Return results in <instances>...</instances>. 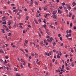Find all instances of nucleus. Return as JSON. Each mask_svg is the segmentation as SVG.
Segmentation results:
<instances>
[{"mask_svg": "<svg viewBox=\"0 0 76 76\" xmlns=\"http://www.w3.org/2000/svg\"><path fill=\"white\" fill-rule=\"evenodd\" d=\"M19 25H20V28H22V26H21V25H23V23H20L19 24Z\"/></svg>", "mask_w": 76, "mask_h": 76, "instance_id": "f257e3e1", "label": "nucleus"}, {"mask_svg": "<svg viewBox=\"0 0 76 76\" xmlns=\"http://www.w3.org/2000/svg\"><path fill=\"white\" fill-rule=\"evenodd\" d=\"M38 54H37L36 53H35V58H37V57H38Z\"/></svg>", "mask_w": 76, "mask_h": 76, "instance_id": "f03ea898", "label": "nucleus"}, {"mask_svg": "<svg viewBox=\"0 0 76 76\" xmlns=\"http://www.w3.org/2000/svg\"><path fill=\"white\" fill-rule=\"evenodd\" d=\"M52 17L53 18H54V19H56V18L57 17V16L56 15H52Z\"/></svg>", "mask_w": 76, "mask_h": 76, "instance_id": "7ed1b4c3", "label": "nucleus"}, {"mask_svg": "<svg viewBox=\"0 0 76 76\" xmlns=\"http://www.w3.org/2000/svg\"><path fill=\"white\" fill-rule=\"evenodd\" d=\"M50 10H51V12H53V9L52 8V6H50Z\"/></svg>", "mask_w": 76, "mask_h": 76, "instance_id": "20e7f679", "label": "nucleus"}, {"mask_svg": "<svg viewBox=\"0 0 76 76\" xmlns=\"http://www.w3.org/2000/svg\"><path fill=\"white\" fill-rule=\"evenodd\" d=\"M0 53H4V52H3V50L2 49H1L0 50Z\"/></svg>", "mask_w": 76, "mask_h": 76, "instance_id": "39448f33", "label": "nucleus"}, {"mask_svg": "<svg viewBox=\"0 0 76 76\" xmlns=\"http://www.w3.org/2000/svg\"><path fill=\"white\" fill-rule=\"evenodd\" d=\"M36 47L38 49H39V45H36Z\"/></svg>", "mask_w": 76, "mask_h": 76, "instance_id": "423d86ee", "label": "nucleus"}, {"mask_svg": "<svg viewBox=\"0 0 76 76\" xmlns=\"http://www.w3.org/2000/svg\"><path fill=\"white\" fill-rule=\"evenodd\" d=\"M20 50L23 52V53H25V52H24V50L22 49H20Z\"/></svg>", "mask_w": 76, "mask_h": 76, "instance_id": "0eeeda50", "label": "nucleus"}, {"mask_svg": "<svg viewBox=\"0 0 76 76\" xmlns=\"http://www.w3.org/2000/svg\"><path fill=\"white\" fill-rule=\"evenodd\" d=\"M58 13H59L60 14H61V11H60V10H58Z\"/></svg>", "mask_w": 76, "mask_h": 76, "instance_id": "6e6552de", "label": "nucleus"}, {"mask_svg": "<svg viewBox=\"0 0 76 76\" xmlns=\"http://www.w3.org/2000/svg\"><path fill=\"white\" fill-rule=\"evenodd\" d=\"M16 11V12H18V11L17 10H15L13 11V12H15Z\"/></svg>", "mask_w": 76, "mask_h": 76, "instance_id": "1a4fd4ad", "label": "nucleus"}, {"mask_svg": "<svg viewBox=\"0 0 76 76\" xmlns=\"http://www.w3.org/2000/svg\"><path fill=\"white\" fill-rule=\"evenodd\" d=\"M53 15H56V12L55 11H53Z\"/></svg>", "mask_w": 76, "mask_h": 76, "instance_id": "9d476101", "label": "nucleus"}, {"mask_svg": "<svg viewBox=\"0 0 76 76\" xmlns=\"http://www.w3.org/2000/svg\"><path fill=\"white\" fill-rule=\"evenodd\" d=\"M29 6H31L33 5V3L32 2H31V3L30 4Z\"/></svg>", "mask_w": 76, "mask_h": 76, "instance_id": "9b49d317", "label": "nucleus"}, {"mask_svg": "<svg viewBox=\"0 0 76 76\" xmlns=\"http://www.w3.org/2000/svg\"><path fill=\"white\" fill-rule=\"evenodd\" d=\"M58 55L59 56H61V55H62V53H61L60 52L58 54Z\"/></svg>", "mask_w": 76, "mask_h": 76, "instance_id": "f8f14e48", "label": "nucleus"}, {"mask_svg": "<svg viewBox=\"0 0 76 76\" xmlns=\"http://www.w3.org/2000/svg\"><path fill=\"white\" fill-rule=\"evenodd\" d=\"M11 24V23H10V21H9L8 22L7 25H10Z\"/></svg>", "mask_w": 76, "mask_h": 76, "instance_id": "ddd939ff", "label": "nucleus"}, {"mask_svg": "<svg viewBox=\"0 0 76 76\" xmlns=\"http://www.w3.org/2000/svg\"><path fill=\"white\" fill-rule=\"evenodd\" d=\"M62 23H65V22H64V20L63 19H62Z\"/></svg>", "mask_w": 76, "mask_h": 76, "instance_id": "4468645a", "label": "nucleus"}, {"mask_svg": "<svg viewBox=\"0 0 76 76\" xmlns=\"http://www.w3.org/2000/svg\"><path fill=\"white\" fill-rule=\"evenodd\" d=\"M28 40H26L25 41V43H26V44H28Z\"/></svg>", "mask_w": 76, "mask_h": 76, "instance_id": "2eb2a0df", "label": "nucleus"}, {"mask_svg": "<svg viewBox=\"0 0 76 76\" xmlns=\"http://www.w3.org/2000/svg\"><path fill=\"white\" fill-rule=\"evenodd\" d=\"M21 65H20V67H21V68H23V64H21Z\"/></svg>", "mask_w": 76, "mask_h": 76, "instance_id": "dca6fc26", "label": "nucleus"}, {"mask_svg": "<svg viewBox=\"0 0 76 76\" xmlns=\"http://www.w3.org/2000/svg\"><path fill=\"white\" fill-rule=\"evenodd\" d=\"M2 24H3V25H6V22H3Z\"/></svg>", "mask_w": 76, "mask_h": 76, "instance_id": "f3484780", "label": "nucleus"}, {"mask_svg": "<svg viewBox=\"0 0 76 76\" xmlns=\"http://www.w3.org/2000/svg\"><path fill=\"white\" fill-rule=\"evenodd\" d=\"M26 20H28V19H29V17L28 16H27L26 17Z\"/></svg>", "mask_w": 76, "mask_h": 76, "instance_id": "a211bd4d", "label": "nucleus"}, {"mask_svg": "<svg viewBox=\"0 0 76 76\" xmlns=\"http://www.w3.org/2000/svg\"><path fill=\"white\" fill-rule=\"evenodd\" d=\"M8 28L9 29H11V28H12V26H9Z\"/></svg>", "mask_w": 76, "mask_h": 76, "instance_id": "6ab92c4d", "label": "nucleus"}, {"mask_svg": "<svg viewBox=\"0 0 76 76\" xmlns=\"http://www.w3.org/2000/svg\"><path fill=\"white\" fill-rule=\"evenodd\" d=\"M68 10H70L71 9V7L70 6H69L68 8Z\"/></svg>", "mask_w": 76, "mask_h": 76, "instance_id": "aec40b11", "label": "nucleus"}, {"mask_svg": "<svg viewBox=\"0 0 76 76\" xmlns=\"http://www.w3.org/2000/svg\"><path fill=\"white\" fill-rule=\"evenodd\" d=\"M39 15H40V14H39V15H37V18H38L39 17Z\"/></svg>", "mask_w": 76, "mask_h": 76, "instance_id": "412c9836", "label": "nucleus"}, {"mask_svg": "<svg viewBox=\"0 0 76 76\" xmlns=\"http://www.w3.org/2000/svg\"><path fill=\"white\" fill-rule=\"evenodd\" d=\"M44 43V42L43 41H41L40 42V44H42Z\"/></svg>", "mask_w": 76, "mask_h": 76, "instance_id": "4be33fe9", "label": "nucleus"}, {"mask_svg": "<svg viewBox=\"0 0 76 76\" xmlns=\"http://www.w3.org/2000/svg\"><path fill=\"white\" fill-rule=\"evenodd\" d=\"M71 66H72V67H73V66H74V64H73V63H72L71 64Z\"/></svg>", "mask_w": 76, "mask_h": 76, "instance_id": "5701e85b", "label": "nucleus"}, {"mask_svg": "<svg viewBox=\"0 0 76 76\" xmlns=\"http://www.w3.org/2000/svg\"><path fill=\"white\" fill-rule=\"evenodd\" d=\"M71 15H72V13H69V18L71 17Z\"/></svg>", "mask_w": 76, "mask_h": 76, "instance_id": "b1692460", "label": "nucleus"}, {"mask_svg": "<svg viewBox=\"0 0 76 76\" xmlns=\"http://www.w3.org/2000/svg\"><path fill=\"white\" fill-rule=\"evenodd\" d=\"M72 23H71L70 24V26L71 27H72Z\"/></svg>", "mask_w": 76, "mask_h": 76, "instance_id": "393cba45", "label": "nucleus"}, {"mask_svg": "<svg viewBox=\"0 0 76 76\" xmlns=\"http://www.w3.org/2000/svg\"><path fill=\"white\" fill-rule=\"evenodd\" d=\"M68 39L69 40V39H71V40L72 41V38H68Z\"/></svg>", "mask_w": 76, "mask_h": 76, "instance_id": "a878e982", "label": "nucleus"}, {"mask_svg": "<svg viewBox=\"0 0 76 76\" xmlns=\"http://www.w3.org/2000/svg\"><path fill=\"white\" fill-rule=\"evenodd\" d=\"M35 4H36L37 5H38V3H37V1H35Z\"/></svg>", "mask_w": 76, "mask_h": 76, "instance_id": "bb28decb", "label": "nucleus"}, {"mask_svg": "<svg viewBox=\"0 0 76 76\" xmlns=\"http://www.w3.org/2000/svg\"><path fill=\"white\" fill-rule=\"evenodd\" d=\"M16 76H20V75H18V73H16Z\"/></svg>", "mask_w": 76, "mask_h": 76, "instance_id": "cd10ccee", "label": "nucleus"}, {"mask_svg": "<svg viewBox=\"0 0 76 76\" xmlns=\"http://www.w3.org/2000/svg\"><path fill=\"white\" fill-rule=\"evenodd\" d=\"M66 69L67 70H70V69H69V67H67L66 68Z\"/></svg>", "mask_w": 76, "mask_h": 76, "instance_id": "c85d7f7f", "label": "nucleus"}, {"mask_svg": "<svg viewBox=\"0 0 76 76\" xmlns=\"http://www.w3.org/2000/svg\"><path fill=\"white\" fill-rule=\"evenodd\" d=\"M46 38H48L49 39H50V36H47L46 37Z\"/></svg>", "mask_w": 76, "mask_h": 76, "instance_id": "c756f323", "label": "nucleus"}, {"mask_svg": "<svg viewBox=\"0 0 76 76\" xmlns=\"http://www.w3.org/2000/svg\"><path fill=\"white\" fill-rule=\"evenodd\" d=\"M57 58H60V56L59 55H58L57 56Z\"/></svg>", "mask_w": 76, "mask_h": 76, "instance_id": "7c9ffc66", "label": "nucleus"}, {"mask_svg": "<svg viewBox=\"0 0 76 76\" xmlns=\"http://www.w3.org/2000/svg\"><path fill=\"white\" fill-rule=\"evenodd\" d=\"M75 15H73V16H72V19H74V18H75Z\"/></svg>", "mask_w": 76, "mask_h": 76, "instance_id": "2f4dec72", "label": "nucleus"}, {"mask_svg": "<svg viewBox=\"0 0 76 76\" xmlns=\"http://www.w3.org/2000/svg\"><path fill=\"white\" fill-rule=\"evenodd\" d=\"M72 4H73V6H74V5H75V4H76V3H75V2H73L72 3Z\"/></svg>", "mask_w": 76, "mask_h": 76, "instance_id": "473e14b6", "label": "nucleus"}, {"mask_svg": "<svg viewBox=\"0 0 76 76\" xmlns=\"http://www.w3.org/2000/svg\"><path fill=\"white\" fill-rule=\"evenodd\" d=\"M46 26V25H43V27L45 28H47V27Z\"/></svg>", "mask_w": 76, "mask_h": 76, "instance_id": "72a5a7b5", "label": "nucleus"}, {"mask_svg": "<svg viewBox=\"0 0 76 76\" xmlns=\"http://www.w3.org/2000/svg\"><path fill=\"white\" fill-rule=\"evenodd\" d=\"M65 65H66V66H67L68 64H67V63H66V62H65Z\"/></svg>", "mask_w": 76, "mask_h": 76, "instance_id": "f704fd0d", "label": "nucleus"}, {"mask_svg": "<svg viewBox=\"0 0 76 76\" xmlns=\"http://www.w3.org/2000/svg\"><path fill=\"white\" fill-rule=\"evenodd\" d=\"M72 33V30H70L69 31V33H70V34H71Z\"/></svg>", "mask_w": 76, "mask_h": 76, "instance_id": "c9c22d12", "label": "nucleus"}, {"mask_svg": "<svg viewBox=\"0 0 76 76\" xmlns=\"http://www.w3.org/2000/svg\"><path fill=\"white\" fill-rule=\"evenodd\" d=\"M10 35H11V33H9V34L8 35L9 37H10Z\"/></svg>", "mask_w": 76, "mask_h": 76, "instance_id": "e433bc0d", "label": "nucleus"}, {"mask_svg": "<svg viewBox=\"0 0 76 76\" xmlns=\"http://www.w3.org/2000/svg\"><path fill=\"white\" fill-rule=\"evenodd\" d=\"M60 38L61 41H62V40H63V39H62V37H60Z\"/></svg>", "mask_w": 76, "mask_h": 76, "instance_id": "4c0bfd02", "label": "nucleus"}, {"mask_svg": "<svg viewBox=\"0 0 76 76\" xmlns=\"http://www.w3.org/2000/svg\"><path fill=\"white\" fill-rule=\"evenodd\" d=\"M27 26L28 27H29V28H31V26H30V25H28Z\"/></svg>", "mask_w": 76, "mask_h": 76, "instance_id": "58836bf2", "label": "nucleus"}, {"mask_svg": "<svg viewBox=\"0 0 76 76\" xmlns=\"http://www.w3.org/2000/svg\"><path fill=\"white\" fill-rule=\"evenodd\" d=\"M68 35H66V37H67V38H69V34H67Z\"/></svg>", "mask_w": 76, "mask_h": 76, "instance_id": "ea45409f", "label": "nucleus"}, {"mask_svg": "<svg viewBox=\"0 0 76 76\" xmlns=\"http://www.w3.org/2000/svg\"><path fill=\"white\" fill-rule=\"evenodd\" d=\"M31 56H32V57H34V56H35V54L32 53L31 54Z\"/></svg>", "mask_w": 76, "mask_h": 76, "instance_id": "a19ab883", "label": "nucleus"}, {"mask_svg": "<svg viewBox=\"0 0 76 76\" xmlns=\"http://www.w3.org/2000/svg\"><path fill=\"white\" fill-rule=\"evenodd\" d=\"M59 8L60 9H62V7H59Z\"/></svg>", "mask_w": 76, "mask_h": 76, "instance_id": "79ce46f5", "label": "nucleus"}, {"mask_svg": "<svg viewBox=\"0 0 76 76\" xmlns=\"http://www.w3.org/2000/svg\"><path fill=\"white\" fill-rule=\"evenodd\" d=\"M3 66L0 67V69H3Z\"/></svg>", "mask_w": 76, "mask_h": 76, "instance_id": "37998d69", "label": "nucleus"}, {"mask_svg": "<svg viewBox=\"0 0 76 76\" xmlns=\"http://www.w3.org/2000/svg\"><path fill=\"white\" fill-rule=\"evenodd\" d=\"M61 47H63V43H62L61 44Z\"/></svg>", "mask_w": 76, "mask_h": 76, "instance_id": "c03bdc74", "label": "nucleus"}, {"mask_svg": "<svg viewBox=\"0 0 76 76\" xmlns=\"http://www.w3.org/2000/svg\"><path fill=\"white\" fill-rule=\"evenodd\" d=\"M58 37H61V35L60 34H59L58 35Z\"/></svg>", "mask_w": 76, "mask_h": 76, "instance_id": "a18cd8bd", "label": "nucleus"}, {"mask_svg": "<svg viewBox=\"0 0 76 76\" xmlns=\"http://www.w3.org/2000/svg\"><path fill=\"white\" fill-rule=\"evenodd\" d=\"M67 57H68V55L67 54H66L65 55V57H66V58H67Z\"/></svg>", "mask_w": 76, "mask_h": 76, "instance_id": "49530a36", "label": "nucleus"}, {"mask_svg": "<svg viewBox=\"0 0 76 76\" xmlns=\"http://www.w3.org/2000/svg\"><path fill=\"white\" fill-rule=\"evenodd\" d=\"M41 22V19L39 20V23H40Z\"/></svg>", "mask_w": 76, "mask_h": 76, "instance_id": "de8ad7c7", "label": "nucleus"}, {"mask_svg": "<svg viewBox=\"0 0 76 76\" xmlns=\"http://www.w3.org/2000/svg\"><path fill=\"white\" fill-rule=\"evenodd\" d=\"M64 65H63L62 66V69H64Z\"/></svg>", "mask_w": 76, "mask_h": 76, "instance_id": "09e8293b", "label": "nucleus"}, {"mask_svg": "<svg viewBox=\"0 0 76 76\" xmlns=\"http://www.w3.org/2000/svg\"><path fill=\"white\" fill-rule=\"evenodd\" d=\"M50 55H51V54H52V52H50L49 53Z\"/></svg>", "mask_w": 76, "mask_h": 76, "instance_id": "8fccbe9b", "label": "nucleus"}, {"mask_svg": "<svg viewBox=\"0 0 76 76\" xmlns=\"http://www.w3.org/2000/svg\"><path fill=\"white\" fill-rule=\"evenodd\" d=\"M56 42H54V43H53V46H55V45H56Z\"/></svg>", "mask_w": 76, "mask_h": 76, "instance_id": "3c124183", "label": "nucleus"}, {"mask_svg": "<svg viewBox=\"0 0 76 76\" xmlns=\"http://www.w3.org/2000/svg\"><path fill=\"white\" fill-rule=\"evenodd\" d=\"M25 51L26 52V53H28V51L26 49Z\"/></svg>", "mask_w": 76, "mask_h": 76, "instance_id": "603ef678", "label": "nucleus"}, {"mask_svg": "<svg viewBox=\"0 0 76 76\" xmlns=\"http://www.w3.org/2000/svg\"><path fill=\"white\" fill-rule=\"evenodd\" d=\"M25 32H26L25 30H23V34H25Z\"/></svg>", "mask_w": 76, "mask_h": 76, "instance_id": "864d4df0", "label": "nucleus"}, {"mask_svg": "<svg viewBox=\"0 0 76 76\" xmlns=\"http://www.w3.org/2000/svg\"><path fill=\"white\" fill-rule=\"evenodd\" d=\"M44 9L45 10H47V8H45V7H44Z\"/></svg>", "mask_w": 76, "mask_h": 76, "instance_id": "5fc2aeb1", "label": "nucleus"}, {"mask_svg": "<svg viewBox=\"0 0 76 76\" xmlns=\"http://www.w3.org/2000/svg\"><path fill=\"white\" fill-rule=\"evenodd\" d=\"M24 11H25V12H26V11H27V9L25 8L24 9Z\"/></svg>", "mask_w": 76, "mask_h": 76, "instance_id": "6e6d98bb", "label": "nucleus"}, {"mask_svg": "<svg viewBox=\"0 0 76 76\" xmlns=\"http://www.w3.org/2000/svg\"><path fill=\"white\" fill-rule=\"evenodd\" d=\"M50 40L51 41H52V40H53V38L51 37L50 39Z\"/></svg>", "mask_w": 76, "mask_h": 76, "instance_id": "4d7b16f0", "label": "nucleus"}, {"mask_svg": "<svg viewBox=\"0 0 76 76\" xmlns=\"http://www.w3.org/2000/svg\"><path fill=\"white\" fill-rule=\"evenodd\" d=\"M65 11L66 12V13H68V12H69V11H68V10H66Z\"/></svg>", "mask_w": 76, "mask_h": 76, "instance_id": "13d9d810", "label": "nucleus"}, {"mask_svg": "<svg viewBox=\"0 0 76 76\" xmlns=\"http://www.w3.org/2000/svg\"><path fill=\"white\" fill-rule=\"evenodd\" d=\"M5 58H6L7 59H8V58H9V57H8V56H5Z\"/></svg>", "mask_w": 76, "mask_h": 76, "instance_id": "bf43d9fd", "label": "nucleus"}, {"mask_svg": "<svg viewBox=\"0 0 76 76\" xmlns=\"http://www.w3.org/2000/svg\"><path fill=\"white\" fill-rule=\"evenodd\" d=\"M67 25H69V21H67Z\"/></svg>", "mask_w": 76, "mask_h": 76, "instance_id": "052dcab7", "label": "nucleus"}, {"mask_svg": "<svg viewBox=\"0 0 76 76\" xmlns=\"http://www.w3.org/2000/svg\"><path fill=\"white\" fill-rule=\"evenodd\" d=\"M55 72H56V73H58V70H56L55 71Z\"/></svg>", "mask_w": 76, "mask_h": 76, "instance_id": "680f3d73", "label": "nucleus"}, {"mask_svg": "<svg viewBox=\"0 0 76 76\" xmlns=\"http://www.w3.org/2000/svg\"><path fill=\"white\" fill-rule=\"evenodd\" d=\"M11 4L12 6H15V4Z\"/></svg>", "mask_w": 76, "mask_h": 76, "instance_id": "e2e57ef3", "label": "nucleus"}, {"mask_svg": "<svg viewBox=\"0 0 76 76\" xmlns=\"http://www.w3.org/2000/svg\"><path fill=\"white\" fill-rule=\"evenodd\" d=\"M70 61H73V60H72V58H71L70 60Z\"/></svg>", "mask_w": 76, "mask_h": 76, "instance_id": "0e129e2a", "label": "nucleus"}, {"mask_svg": "<svg viewBox=\"0 0 76 76\" xmlns=\"http://www.w3.org/2000/svg\"><path fill=\"white\" fill-rule=\"evenodd\" d=\"M73 28H74V29H76V26L74 27Z\"/></svg>", "mask_w": 76, "mask_h": 76, "instance_id": "69168bd1", "label": "nucleus"}, {"mask_svg": "<svg viewBox=\"0 0 76 76\" xmlns=\"http://www.w3.org/2000/svg\"><path fill=\"white\" fill-rule=\"evenodd\" d=\"M35 22L36 23V24H38V22L37 21H36Z\"/></svg>", "mask_w": 76, "mask_h": 76, "instance_id": "338daca9", "label": "nucleus"}, {"mask_svg": "<svg viewBox=\"0 0 76 76\" xmlns=\"http://www.w3.org/2000/svg\"><path fill=\"white\" fill-rule=\"evenodd\" d=\"M73 9L74 10H76V7H75Z\"/></svg>", "mask_w": 76, "mask_h": 76, "instance_id": "774afa93", "label": "nucleus"}]
</instances>
